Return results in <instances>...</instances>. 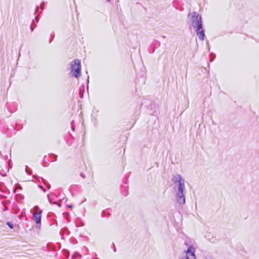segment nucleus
I'll return each instance as SVG.
<instances>
[{"mask_svg": "<svg viewBox=\"0 0 259 259\" xmlns=\"http://www.w3.org/2000/svg\"><path fill=\"white\" fill-rule=\"evenodd\" d=\"M171 181L175 185L177 202L179 204H184L186 203L185 195L186 194L185 180L180 175L177 174L172 176Z\"/></svg>", "mask_w": 259, "mask_h": 259, "instance_id": "obj_1", "label": "nucleus"}, {"mask_svg": "<svg viewBox=\"0 0 259 259\" xmlns=\"http://www.w3.org/2000/svg\"><path fill=\"white\" fill-rule=\"evenodd\" d=\"M189 21L192 26L196 28V33L199 38L203 40L205 36L204 32L202 27L201 17L196 12L190 13L188 15Z\"/></svg>", "mask_w": 259, "mask_h": 259, "instance_id": "obj_2", "label": "nucleus"}, {"mask_svg": "<svg viewBox=\"0 0 259 259\" xmlns=\"http://www.w3.org/2000/svg\"><path fill=\"white\" fill-rule=\"evenodd\" d=\"M71 72L74 77L78 78L81 75V63L78 59L74 60L71 64Z\"/></svg>", "mask_w": 259, "mask_h": 259, "instance_id": "obj_3", "label": "nucleus"}, {"mask_svg": "<svg viewBox=\"0 0 259 259\" xmlns=\"http://www.w3.org/2000/svg\"><path fill=\"white\" fill-rule=\"evenodd\" d=\"M195 251V248L192 246H189L187 250L185 251V256L182 257L181 259H196Z\"/></svg>", "mask_w": 259, "mask_h": 259, "instance_id": "obj_4", "label": "nucleus"}, {"mask_svg": "<svg viewBox=\"0 0 259 259\" xmlns=\"http://www.w3.org/2000/svg\"><path fill=\"white\" fill-rule=\"evenodd\" d=\"M34 210L33 214V219L36 224H40L41 222V213L42 211L39 209L37 205L34 206Z\"/></svg>", "mask_w": 259, "mask_h": 259, "instance_id": "obj_5", "label": "nucleus"}, {"mask_svg": "<svg viewBox=\"0 0 259 259\" xmlns=\"http://www.w3.org/2000/svg\"><path fill=\"white\" fill-rule=\"evenodd\" d=\"M43 183L47 186L48 189H50L51 188V185L49 184L45 179L43 178H41Z\"/></svg>", "mask_w": 259, "mask_h": 259, "instance_id": "obj_6", "label": "nucleus"}, {"mask_svg": "<svg viewBox=\"0 0 259 259\" xmlns=\"http://www.w3.org/2000/svg\"><path fill=\"white\" fill-rule=\"evenodd\" d=\"M25 169H26V172L28 174V175H31L32 172H31V171L30 169H29V167L28 166H26L25 167Z\"/></svg>", "mask_w": 259, "mask_h": 259, "instance_id": "obj_7", "label": "nucleus"}, {"mask_svg": "<svg viewBox=\"0 0 259 259\" xmlns=\"http://www.w3.org/2000/svg\"><path fill=\"white\" fill-rule=\"evenodd\" d=\"M7 224L11 229H13V224L12 223H11L10 222H8L7 223Z\"/></svg>", "mask_w": 259, "mask_h": 259, "instance_id": "obj_8", "label": "nucleus"}, {"mask_svg": "<svg viewBox=\"0 0 259 259\" xmlns=\"http://www.w3.org/2000/svg\"><path fill=\"white\" fill-rule=\"evenodd\" d=\"M210 56H211V59H210V61H212L214 58H215V55L213 53H211L210 54Z\"/></svg>", "mask_w": 259, "mask_h": 259, "instance_id": "obj_9", "label": "nucleus"}, {"mask_svg": "<svg viewBox=\"0 0 259 259\" xmlns=\"http://www.w3.org/2000/svg\"><path fill=\"white\" fill-rule=\"evenodd\" d=\"M52 156L54 157V160L56 161L57 160V156L56 155H55V154H52Z\"/></svg>", "mask_w": 259, "mask_h": 259, "instance_id": "obj_10", "label": "nucleus"}, {"mask_svg": "<svg viewBox=\"0 0 259 259\" xmlns=\"http://www.w3.org/2000/svg\"><path fill=\"white\" fill-rule=\"evenodd\" d=\"M34 23V21H32V24L31 25V26H30V29H31V30L32 31L33 30V24Z\"/></svg>", "mask_w": 259, "mask_h": 259, "instance_id": "obj_11", "label": "nucleus"}, {"mask_svg": "<svg viewBox=\"0 0 259 259\" xmlns=\"http://www.w3.org/2000/svg\"><path fill=\"white\" fill-rule=\"evenodd\" d=\"M47 196H48V199H49V202H50V203H53L52 202V200H51L50 199V195H49V194H48Z\"/></svg>", "mask_w": 259, "mask_h": 259, "instance_id": "obj_12", "label": "nucleus"}, {"mask_svg": "<svg viewBox=\"0 0 259 259\" xmlns=\"http://www.w3.org/2000/svg\"><path fill=\"white\" fill-rule=\"evenodd\" d=\"M73 121H72L71 122V125H72V130H73V131H74V128H75V127H74V126L73 125Z\"/></svg>", "mask_w": 259, "mask_h": 259, "instance_id": "obj_13", "label": "nucleus"}, {"mask_svg": "<svg viewBox=\"0 0 259 259\" xmlns=\"http://www.w3.org/2000/svg\"><path fill=\"white\" fill-rule=\"evenodd\" d=\"M44 3L42 2L41 5H40V7L41 8V9H44Z\"/></svg>", "mask_w": 259, "mask_h": 259, "instance_id": "obj_14", "label": "nucleus"}, {"mask_svg": "<svg viewBox=\"0 0 259 259\" xmlns=\"http://www.w3.org/2000/svg\"><path fill=\"white\" fill-rule=\"evenodd\" d=\"M44 192L46 191V190L41 186H39Z\"/></svg>", "mask_w": 259, "mask_h": 259, "instance_id": "obj_15", "label": "nucleus"}, {"mask_svg": "<svg viewBox=\"0 0 259 259\" xmlns=\"http://www.w3.org/2000/svg\"><path fill=\"white\" fill-rule=\"evenodd\" d=\"M80 176L81 177H82L83 178H85V176H84V175H83L82 173L80 174Z\"/></svg>", "mask_w": 259, "mask_h": 259, "instance_id": "obj_16", "label": "nucleus"}, {"mask_svg": "<svg viewBox=\"0 0 259 259\" xmlns=\"http://www.w3.org/2000/svg\"><path fill=\"white\" fill-rule=\"evenodd\" d=\"M38 7L37 6V7H36V8L35 13H36V12L38 11Z\"/></svg>", "mask_w": 259, "mask_h": 259, "instance_id": "obj_17", "label": "nucleus"}, {"mask_svg": "<svg viewBox=\"0 0 259 259\" xmlns=\"http://www.w3.org/2000/svg\"><path fill=\"white\" fill-rule=\"evenodd\" d=\"M35 20H36V21L37 22H38V17H37V16L35 17Z\"/></svg>", "mask_w": 259, "mask_h": 259, "instance_id": "obj_18", "label": "nucleus"}, {"mask_svg": "<svg viewBox=\"0 0 259 259\" xmlns=\"http://www.w3.org/2000/svg\"><path fill=\"white\" fill-rule=\"evenodd\" d=\"M68 207H69V208H72V206L71 205L68 206Z\"/></svg>", "mask_w": 259, "mask_h": 259, "instance_id": "obj_19", "label": "nucleus"}, {"mask_svg": "<svg viewBox=\"0 0 259 259\" xmlns=\"http://www.w3.org/2000/svg\"><path fill=\"white\" fill-rule=\"evenodd\" d=\"M114 252H115V251H116V248H115V247H114Z\"/></svg>", "mask_w": 259, "mask_h": 259, "instance_id": "obj_20", "label": "nucleus"}, {"mask_svg": "<svg viewBox=\"0 0 259 259\" xmlns=\"http://www.w3.org/2000/svg\"><path fill=\"white\" fill-rule=\"evenodd\" d=\"M33 177L34 178H36V177H37V176H35V175H34Z\"/></svg>", "mask_w": 259, "mask_h": 259, "instance_id": "obj_21", "label": "nucleus"}, {"mask_svg": "<svg viewBox=\"0 0 259 259\" xmlns=\"http://www.w3.org/2000/svg\"><path fill=\"white\" fill-rule=\"evenodd\" d=\"M111 0H106L107 2H109Z\"/></svg>", "mask_w": 259, "mask_h": 259, "instance_id": "obj_22", "label": "nucleus"}, {"mask_svg": "<svg viewBox=\"0 0 259 259\" xmlns=\"http://www.w3.org/2000/svg\"><path fill=\"white\" fill-rule=\"evenodd\" d=\"M89 77L88 76V80H87V81H88V82H89Z\"/></svg>", "mask_w": 259, "mask_h": 259, "instance_id": "obj_23", "label": "nucleus"}]
</instances>
